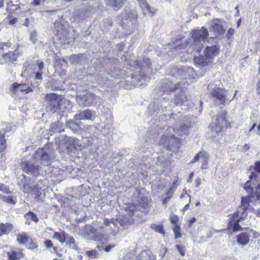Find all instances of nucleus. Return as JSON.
I'll return each mask as SVG.
<instances>
[{
  "mask_svg": "<svg viewBox=\"0 0 260 260\" xmlns=\"http://www.w3.org/2000/svg\"><path fill=\"white\" fill-rule=\"evenodd\" d=\"M35 77H36V79H39V80H41L42 79V72H41V71H38L36 73Z\"/></svg>",
  "mask_w": 260,
  "mask_h": 260,
  "instance_id": "61",
  "label": "nucleus"
},
{
  "mask_svg": "<svg viewBox=\"0 0 260 260\" xmlns=\"http://www.w3.org/2000/svg\"><path fill=\"white\" fill-rule=\"evenodd\" d=\"M84 237L88 240L102 242L104 235L97 232V230L91 225H87L85 227Z\"/></svg>",
  "mask_w": 260,
  "mask_h": 260,
  "instance_id": "7",
  "label": "nucleus"
},
{
  "mask_svg": "<svg viewBox=\"0 0 260 260\" xmlns=\"http://www.w3.org/2000/svg\"><path fill=\"white\" fill-rule=\"evenodd\" d=\"M0 191L7 194H9L12 192L9 188L4 184H0Z\"/></svg>",
  "mask_w": 260,
  "mask_h": 260,
  "instance_id": "44",
  "label": "nucleus"
},
{
  "mask_svg": "<svg viewBox=\"0 0 260 260\" xmlns=\"http://www.w3.org/2000/svg\"><path fill=\"white\" fill-rule=\"evenodd\" d=\"M136 64V66L138 67V68H140L141 69H143L145 68H150L151 64L150 59L149 58H143L142 61L137 60L136 62H134Z\"/></svg>",
  "mask_w": 260,
  "mask_h": 260,
  "instance_id": "27",
  "label": "nucleus"
},
{
  "mask_svg": "<svg viewBox=\"0 0 260 260\" xmlns=\"http://www.w3.org/2000/svg\"><path fill=\"white\" fill-rule=\"evenodd\" d=\"M254 195L256 197L257 200H260V184L256 187Z\"/></svg>",
  "mask_w": 260,
  "mask_h": 260,
  "instance_id": "53",
  "label": "nucleus"
},
{
  "mask_svg": "<svg viewBox=\"0 0 260 260\" xmlns=\"http://www.w3.org/2000/svg\"><path fill=\"white\" fill-rule=\"evenodd\" d=\"M84 58V55L79 54L78 55H72L70 57V61L74 64H82L83 61L82 59Z\"/></svg>",
  "mask_w": 260,
  "mask_h": 260,
  "instance_id": "30",
  "label": "nucleus"
},
{
  "mask_svg": "<svg viewBox=\"0 0 260 260\" xmlns=\"http://www.w3.org/2000/svg\"><path fill=\"white\" fill-rule=\"evenodd\" d=\"M29 39L32 43L35 44L36 43L38 40L37 32L36 30H34L33 31L31 32L30 34Z\"/></svg>",
  "mask_w": 260,
  "mask_h": 260,
  "instance_id": "43",
  "label": "nucleus"
},
{
  "mask_svg": "<svg viewBox=\"0 0 260 260\" xmlns=\"http://www.w3.org/2000/svg\"><path fill=\"white\" fill-rule=\"evenodd\" d=\"M127 2V0H106L108 6L115 10H119Z\"/></svg>",
  "mask_w": 260,
  "mask_h": 260,
  "instance_id": "15",
  "label": "nucleus"
},
{
  "mask_svg": "<svg viewBox=\"0 0 260 260\" xmlns=\"http://www.w3.org/2000/svg\"><path fill=\"white\" fill-rule=\"evenodd\" d=\"M96 116L95 112L89 109H87L77 113L74 119L76 120H93Z\"/></svg>",
  "mask_w": 260,
  "mask_h": 260,
  "instance_id": "8",
  "label": "nucleus"
},
{
  "mask_svg": "<svg viewBox=\"0 0 260 260\" xmlns=\"http://www.w3.org/2000/svg\"><path fill=\"white\" fill-rule=\"evenodd\" d=\"M176 247L177 249V250H178L179 252L180 253V254L182 256H184L185 253H184V250L183 247H182L181 246L179 245H176Z\"/></svg>",
  "mask_w": 260,
  "mask_h": 260,
  "instance_id": "56",
  "label": "nucleus"
},
{
  "mask_svg": "<svg viewBox=\"0 0 260 260\" xmlns=\"http://www.w3.org/2000/svg\"><path fill=\"white\" fill-rule=\"evenodd\" d=\"M150 228L151 229L154 230L156 232H157L161 234H165V232L163 229V226L161 224L157 225L153 224L151 225Z\"/></svg>",
  "mask_w": 260,
  "mask_h": 260,
  "instance_id": "40",
  "label": "nucleus"
},
{
  "mask_svg": "<svg viewBox=\"0 0 260 260\" xmlns=\"http://www.w3.org/2000/svg\"><path fill=\"white\" fill-rule=\"evenodd\" d=\"M6 133L5 129L0 131V152L4 151L7 147V142L5 137Z\"/></svg>",
  "mask_w": 260,
  "mask_h": 260,
  "instance_id": "25",
  "label": "nucleus"
},
{
  "mask_svg": "<svg viewBox=\"0 0 260 260\" xmlns=\"http://www.w3.org/2000/svg\"><path fill=\"white\" fill-rule=\"evenodd\" d=\"M254 169L257 173H260V161L255 162Z\"/></svg>",
  "mask_w": 260,
  "mask_h": 260,
  "instance_id": "58",
  "label": "nucleus"
},
{
  "mask_svg": "<svg viewBox=\"0 0 260 260\" xmlns=\"http://www.w3.org/2000/svg\"><path fill=\"white\" fill-rule=\"evenodd\" d=\"M237 238L238 244L243 246L247 245L249 241V236L247 233H242Z\"/></svg>",
  "mask_w": 260,
  "mask_h": 260,
  "instance_id": "22",
  "label": "nucleus"
},
{
  "mask_svg": "<svg viewBox=\"0 0 260 260\" xmlns=\"http://www.w3.org/2000/svg\"><path fill=\"white\" fill-rule=\"evenodd\" d=\"M175 234V239H178L181 237L180 233V226L179 225H175L173 229Z\"/></svg>",
  "mask_w": 260,
  "mask_h": 260,
  "instance_id": "41",
  "label": "nucleus"
},
{
  "mask_svg": "<svg viewBox=\"0 0 260 260\" xmlns=\"http://www.w3.org/2000/svg\"><path fill=\"white\" fill-rule=\"evenodd\" d=\"M53 237V238L58 240L60 242L62 243L66 242V236L60 233L55 232Z\"/></svg>",
  "mask_w": 260,
  "mask_h": 260,
  "instance_id": "39",
  "label": "nucleus"
},
{
  "mask_svg": "<svg viewBox=\"0 0 260 260\" xmlns=\"http://www.w3.org/2000/svg\"><path fill=\"white\" fill-rule=\"evenodd\" d=\"M23 191L25 193H30L32 190V187L28 184H25L23 186Z\"/></svg>",
  "mask_w": 260,
  "mask_h": 260,
  "instance_id": "49",
  "label": "nucleus"
},
{
  "mask_svg": "<svg viewBox=\"0 0 260 260\" xmlns=\"http://www.w3.org/2000/svg\"><path fill=\"white\" fill-rule=\"evenodd\" d=\"M47 98L50 100L49 105L47 108L52 113L58 111L63 112L64 107L63 105L65 104L66 101L65 100H61L55 94H47Z\"/></svg>",
  "mask_w": 260,
  "mask_h": 260,
  "instance_id": "5",
  "label": "nucleus"
},
{
  "mask_svg": "<svg viewBox=\"0 0 260 260\" xmlns=\"http://www.w3.org/2000/svg\"><path fill=\"white\" fill-rule=\"evenodd\" d=\"M256 90L257 92L260 94V79L257 84Z\"/></svg>",
  "mask_w": 260,
  "mask_h": 260,
  "instance_id": "64",
  "label": "nucleus"
},
{
  "mask_svg": "<svg viewBox=\"0 0 260 260\" xmlns=\"http://www.w3.org/2000/svg\"><path fill=\"white\" fill-rule=\"evenodd\" d=\"M17 54L13 52H10L4 54L3 57L6 61L10 62H14L16 60L17 58Z\"/></svg>",
  "mask_w": 260,
  "mask_h": 260,
  "instance_id": "31",
  "label": "nucleus"
},
{
  "mask_svg": "<svg viewBox=\"0 0 260 260\" xmlns=\"http://www.w3.org/2000/svg\"><path fill=\"white\" fill-rule=\"evenodd\" d=\"M148 205V201L147 197L140 196L137 203H135V209L140 210L141 208H146Z\"/></svg>",
  "mask_w": 260,
  "mask_h": 260,
  "instance_id": "16",
  "label": "nucleus"
},
{
  "mask_svg": "<svg viewBox=\"0 0 260 260\" xmlns=\"http://www.w3.org/2000/svg\"><path fill=\"white\" fill-rule=\"evenodd\" d=\"M129 14L132 15V17H131L129 20H127L126 22H125L124 20L122 21V25L123 27L125 24L129 25V23H131V24L132 25L135 22V15L133 13H129Z\"/></svg>",
  "mask_w": 260,
  "mask_h": 260,
  "instance_id": "42",
  "label": "nucleus"
},
{
  "mask_svg": "<svg viewBox=\"0 0 260 260\" xmlns=\"http://www.w3.org/2000/svg\"><path fill=\"white\" fill-rule=\"evenodd\" d=\"M44 244L47 248H51L53 246L52 242L50 240L45 241L44 242Z\"/></svg>",
  "mask_w": 260,
  "mask_h": 260,
  "instance_id": "55",
  "label": "nucleus"
},
{
  "mask_svg": "<svg viewBox=\"0 0 260 260\" xmlns=\"http://www.w3.org/2000/svg\"><path fill=\"white\" fill-rule=\"evenodd\" d=\"M42 190L41 188L38 187L36 186L32 187V190L31 192L32 194L35 195V198L40 199L42 195Z\"/></svg>",
  "mask_w": 260,
  "mask_h": 260,
  "instance_id": "34",
  "label": "nucleus"
},
{
  "mask_svg": "<svg viewBox=\"0 0 260 260\" xmlns=\"http://www.w3.org/2000/svg\"><path fill=\"white\" fill-rule=\"evenodd\" d=\"M240 221V218H238L236 220L233 227V231L234 232H238L241 230V227L240 226L239 223Z\"/></svg>",
  "mask_w": 260,
  "mask_h": 260,
  "instance_id": "48",
  "label": "nucleus"
},
{
  "mask_svg": "<svg viewBox=\"0 0 260 260\" xmlns=\"http://www.w3.org/2000/svg\"><path fill=\"white\" fill-rule=\"evenodd\" d=\"M194 63L198 64L199 67H205L211 61V59L205 54L203 55H195L194 58Z\"/></svg>",
  "mask_w": 260,
  "mask_h": 260,
  "instance_id": "14",
  "label": "nucleus"
},
{
  "mask_svg": "<svg viewBox=\"0 0 260 260\" xmlns=\"http://www.w3.org/2000/svg\"><path fill=\"white\" fill-rule=\"evenodd\" d=\"M114 247V245H109L104 248V250L106 252L110 251L111 249Z\"/></svg>",
  "mask_w": 260,
  "mask_h": 260,
  "instance_id": "63",
  "label": "nucleus"
},
{
  "mask_svg": "<svg viewBox=\"0 0 260 260\" xmlns=\"http://www.w3.org/2000/svg\"><path fill=\"white\" fill-rule=\"evenodd\" d=\"M241 206L245 208L246 210H248V211L255 213L257 215L260 213V210H255L253 208L249 206L248 199L247 198H242Z\"/></svg>",
  "mask_w": 260,
  "mask_h": 260,
  "instance_id": "26",
  "label": "nucleus"
},
{
  "mask_svg": "<svg viewBox=\"0 0 260 260\" xmlns=\"http://www.w3.org/2000/svg\"><path fill=\"white\" fill-rule=\"evenodd\" d=\"M174 103L176 105H183L187 106L189 108L192 107V102L187 100L186 95L182 92L181 94L176 95L174 99Z\"/></svg>",
  "mask_w": 260,
  "mask_h": 260,
  "instance_id": "11",
  "label": "nucleus"
},
{
  "mask_svg": "<svg viewBox=\"0 0 260 260\" xmlns=\"http://www.w3.org/2000/svg\"><path fill=\"white\" fill-rule=\"evenodd\" d=\"M235 30L234 29L230 28L228 30V32L226 34V37L228 39H230L231 37L234 34Z\"/></svg>",
  "mask_w": 260,
  "mask_h": 260,
  "instance_id": "54",
  "label": "nucleus"
},
{
  "mask_svg": "<svg viewBox=\"0 0 260 260\" xmlns=\"http://www.w3.org/2000/svg\"><path fill=\"white\" fill-rule=\"evenodd\" d=\"M247 211H248V210H246L245 208L240 206L236 213H234V217L235 218L237 216V217H239V218L241 219L243 217L244 212Z\"/></svg>",
  "mask_w": 260,
  "mask_h": 260,
  "instance_id": "38",
  "label": "nucleus"
},
{
  "mask_svg": "<svg viewBox=\"0 0 260 260\" xmlns=\"http://www.w3.org/2000/svg\"><path fill=\"white\" fill-rule=\"evenodd\" d=\"M244 189L246 190V191L249 194H251L253 192V188L249 186L248 181H247L245 186H244Z\"/></svg>",
  "mask_w": 260,
  "mask_h": 260,
  "instance_id": "52",
  "label": "nucleus"
},
{
  "mask_svg": "<svg viewBox=\"0 0 260 260\" xmlns=\"http://www.w3.org/2000/svg\"><path fill=\"white\" fill-rule=\"evenodd\" d=\"M40 0H33L31 2V4L34 6H37L40 5Z\"/></svg>",
  "mask_w": 260,
  "mask_h": 260,
  "instance_id": "62",
  "label": "nucleus"
},
{
  "mask_svg": "<svg viewBox=\"0 0 260 260\" xmlns=\"http://www.w3.org/2000/svg\"><path fill=\"white\" fill-rule=\"evenodd\" d=\"M225 115L221 114L218 115L214 123L210 124L209 128L210 129V137L213 138L214 142H218L222 136L221 132L222 128L226 125Z\"/></svg>",
  "mask_w": 260,
  "mask_h": 260,
  "instance_id": "4",
  "label": "nucleus"
},
{
  "mask_svg": "<svg viewBox=\"0 0 260 260\" xmlns=\"http://www.w3.org/2000/svg\"><path fill=\"white\" fill-rule=\"evenodd\" d=\"M116 221L124 228H127L128 225L133 223V220L129 216H119L116 219Z\"/></svg>",
  "mask_w": 260,
  "mask_h": 260,
  "instance_id": "19",
  "label": "nucleus"
},
{
  "mask_svg": "<svg viewBox=\"0 0 260 260\" xmlns=\"http://www.w3.org/2000/svg\"><path fill=\"white\" fill-rule=\"evenodd\" d=\"M37 65L38 66L39 71H42L44 68V63L42 61H38L37 63Z\"/></svg>",
  "mask_w": 260,
  "mask_h": 260,
  "instance_id": "60",
  "label": "nucleus"
},
{
  "mask_svg": "<svg viewBox=\"0 0 260 260\" xmlns=\"http://www.w3.org/2000/svg\"><path fill=\"white\" fill-rule=\"evenodd\" d=\"M177 76L180 79H186L191 78L194 76V70L191 67H183L177 71Z\"/></svg>",
  "mask_w": 260,
  "mask_h": 260,
  "instance_id": "9",
  "label": "nucleus"
},
{
  "mask_svg": "<svg viewBox=\"0 0 260 260\" xmlns=\"http://www.w3.org/2000/svg\"><path fill=\"white\" fill-rule=\"evenodd\" d=\"M170 219L172 223L175 224V225H178L177 223L179 221V217L177 215L172 214L170 215Z\"/></svg>",
  "mask_w": 260,
  "mask_h": 260,
  "instance_id": "45",
  "label": "nucleus"
},
{
  "mask_svg": "<svg viewBox=\"0 0 260 260\" xmlns=\"http://www.w3.org/2000/svg\"><path fill=\"white\" fill-rule=\"evenodd\" d=\"M208 154L205 151H201L198 153L192 160L190 162V164H194L199 160L201 159V162L202 163L201 166V169H206L208 165Z\"/></svg>",
  "mask_w": 260,
  "mask_h": 260,
  "instance_id": "10",
  "label": "nucleus"
},
{
  "mask_svg": "<svg viewBox=\"0 0 260 260\" xmlns=\"http://www.w3.org/2000/svg\"><path fill=\"white\" fill-rule=\"evenodd\" d=\"M180 143L179 138H177L174 135L170 136V138L169 139V143L168 144H164V145L167 147V149H171L172 147L178 148Z\"/></svg>",
  "mask_w": 260,
  "mask_h": 260,
  "instance_id": "17",
  "label": "nucleus"
},
{
  "mask_svg": "<svg viewBox=\"0 0 260 260\" xmlns=\"http://www.w3.org/2000/svg\"><path fill=\"white\" fill-rule=\"evenodd\" d=\"M8 255L10 260H19L23 257V253L20 251L13 250L8 252Z\"/></svg>",
  "mask_w": 260,
  "mask_h": 260,
  "instance_id": "28",
  "label": "nucleus"
},
{
  "mask_svg": "<svg viewBox=\"0 0 260 260\" xmlns=\"http://www.w3.org/2000/svg\"><path fill=\"white\" fill-rule=\"evenodd\" d=\"M16 241L20 245L26 244L29 241L30 238L27 234L22 232L16 235Z\"/></svg>",
  "mask_w": 260,
  "mask_h": 260,
  "instance_id": "21",
  "label": "nucleus"
},
{
  "mask_svg": "<svg viewBox=\"0 0 260 260\" xmlns=\"http://www.w3.org/2000/svg\"><path fill=\"white\" fill-rule=\"evenodd\" d=\"M140 7L145 14L154 13L151 10V7L148 4L146 0H137Z\"/></svg>",
  "mask_w": 260,
  "mask_h": 260,
  "instance_id": "20",
  "label": "nucleus"
},
{
  "mask_svg": "<svg viewBox=\"0 0 260 260\" xmlns=\"http://www.w3.org/2000/svg\"><path fill=\"white\" fill-rule=\"evenodd\" d=\"M11 91L14 93L18 91H25L26 93H29L32 90L31 87L27 86L24 84H18V83H14L11 87Z\"/></svg>",
  "mask_w": 260,
  "mask_h": 260,
  "instance_id": "12",
  "label": "nucleus"
},
{
  "mask_svg": "<svg viewBox=\"0 0 260 260\" xmlns=\"http://www.w3.org/2000/svg\"><path fill=\"white\" fill-rule=\"evenodd\" d=\"M66 126L67 127L71 129L73 131H77L79 125L78 123H76L73 120H69L66 123Z\"/></svg>",
  "mask_w": 260,
  "mask_h": 260,
  "instance_id": "36",
  "label": "nucleus"
},
{
  "mask_svg": "<svg viewBox=\"0 0 260 260\" xmlns=\"http://www.w3.org/2000/svg\"><path fill=\"white\" fill-rule=\"evenodd\" d=\"M100 98L92 93H87L83 95H79L77 98V102L81 106H90L94 105Z\"/></svg>",
  "mask_w": 260,
  "mask_h": 260,
  "instance_id": "6",
  "label": "nucleus"
},
{
  "mask_svg": "<svg viewBox=\"0 0 260 260\" xmlns=\"http://www.w3.org/2000/svg\"><path fill=\"white\" fill-rule=\"evenodd\" d=\"M68 246L70 248L73 249L74 250L78 249L77 245L75 244V240L73 242H71V243L69 244Z\"/></svg>",
  "mask_w": 260,
  "mask_h": 260,
  "instance_id": "59",
  "label": "nucleus"
},
{
  "mask_svg": "<svg viewBox=\"0 0 260 260\" xmlns=\"http://www.w3.org/2000/svg\"><path fill=\"white\" fill-rule=\"evenodd\" d=\"M211 28L219 35L223 34L224 30L221 23L218 20H214L212 22Z\"/></svg>",
  "mask_w": 260,
  "mask_h": 260,
  "instance_id": "23",
  "label": "nucleus"
},
{
  "mask_svg": "<svg viewBox=\"0 0 260 260\" xmlns=\"http://www.w3.org/2000/svg\"><path fill=\"white\" fill-rule=\"evenodd\" d=\"M40 159L42 165L49 166L50 164V157L49 154L45 152L44 149H39L33 155L31 161H27L23 159L21 163L22 170L27 173L34 176L40 175L41 167L38 165H35V160Z\"/></svg>",
  "mask_w": 260,
  "mask_h": 260,
  "instance_id": "2",
  "label": "nucleus"
},
{
  "mask_svg": "<svg viewBox=\"0 0 260 260\" xmlns=\"http://www.w3.org/2000/svg\"><path fill=\"white\" fill-rule=\"evenodd\" d=\"M13 225L9 223L0 224V236L8 235L12 230Z\"/></svg>",
  "mask_w": 260,
  "mask_h": 260,
  "instance_id": "24",
  "label": "nucleus"
},
{
  "mask_svg": "<svg viewBox=\"0 0 260 260\" xmlns=\"http://www.w3.org/2000/svg\"><path fill=\"white\" fill-rule=\"evenodd\" d=\"M26 216L29 219H31L35 222H37L38 221V218L37 215L31 212H29L26 214Z\"/></svg>",
  "mask_w": 260,
  "mask_h": 260,
  "instance_id": "46",
  "label": "nucleus"
},
{
  "mask_svg": "<svg viewBox=\"0 0 260 260\" xmlns=\"http://www.w3.org/2000/svg\"><path fill=\"white\" fill-rule=\"evenodd\" d=\"M190 34L191 35L190 45L192 50L200 52L203 47V43L208 36V30L203 27L200 29L192 30Z\"/></svg>",
  "mask_w": 260,
  "mask_h": 260,
  "instance_id": "3",
  "label": "nucleus"
},
{
  "mask_svg": "<svg viewBox=\"0 0 260 260\" xmlns=\"http://www.w3.org/2000/svg\"><path fill=\"white\" fill-rule=\"evenodd\" d=\"M66 242L68 245H69V244L71 243V242H73V241H75V239H74V238L73 237L67 235V236H66Z\"/></svg>",
  "mask_w": 260,
  "mask_h": 260,
  "instance_id": "57",
  "label": "nucleus"
},
{
  "mask_svg": "<svg viewBox=\"0 0 260 260\" xmlns=\"http://www.w3.org/2000/svg\"><path fill=\"white\" fill-rule=\"evenodd\" d=\"M178 88H182L181 82L177 84ZM177 88L176 84H173L172 82L166 81L162 84L161 90L165 93H169L170 91H173Z\"/></svg>",
  "mask_w": 260,
  "mask_h": 260,
  "instance_id": "13",
  "label": "nucleus"
},
{
  "mask_svg": "<svg viewBox=\"0 0 260 260\" xmlns=\"http://www.w3.org/2000/svg\"><path fill=\"white\" fill-rule=\"evenodd\" d=\"M157 163L164 168H168L171 165V161L167 160L164 156H159L157 158Z\"/></svg>",
  "mask_w": 260,
  "mask_h": 260,
  "instance_id": "32",
  "label": "nucleus"
},
{
  "mask_svg": "<svg viewBox=\"0 0 260 260\" xmlns=\"http://www.w3.org/2000/svg\"><path fill=\"white\" fill-rule=\"evenodd\" d=\"M38 247L37 243L34 242L30 238L29 241L28 242V248L31 249H34Z\"/></svg>",
  "mask_w": 260,
  "mask_h": 260,
  "instance_id": "50",
  "label": "nucleus"
},
{
  "mask_svg": "<svg viewBox=\"0 0 260 260\" xmlns=\"http://www.w3.org/2000/svg\"><path fill=\"white\" fill-rule=\"evenodd\" d=\"M190 128V126L184 125L182 126L180 129H178L176 132L179 135L183 136L184 135H187L189 134V129Z\"/></svg>",
  "mask_w": 260,
  "mask_h": 260,
  "instance_id": "37",
  "label": "nucleus"
},
{
  "mask_svg": "<svg viewBox=\"0 0 260 260\" xmlns=\"http://www.w3.org/2000/svg\"><path fill=\"white\" fill-rule=\"evenodd\" d=\"M149 252L146 250L142 251L137 256V260H150Z\"/></svg>",
  "mask_w": 260,
  "mask_h": 260,
  "instance_id": "35",
  "label": "nucleus"
},
{
  "mask_svg": "<svg viewBox=\"0 0 260 260\" xmlns=\"http://www.w3.org/2000/svg\"><path fill=\"white\" fill-rule=\"evenodd\" d=\"M98 254V251L96 250H89L86 252V254L88 256L95 258V256Z\"/></svg>",
  "mask_w": 260,
  "mask_h": 260,
  "instance_id": "51",
  "label": "nucleus"
},
{
  "mask_svg": "<svg viewBox=\"0 0 260 260\" xmlns=\"http://www.w3.org/2000/svg\"><path fill=\"white\" fill-rule=\"evenodd\" d=\"M104 224L106 226H112V225L114 228L116 226V223L115 221L112 219H106L104 221ZM112 228V226H111Z\"/></svg>",
  "mask_w": 260,
  "mask_h": 260,
  "instance_id": "47",
  "label": "nucleus"
},
{
  "mask_svg": "<svg viewBox=\"0 0 260 260\" xmlns=\"http://www.w3.org/2000/svg\"><path fill=\"white\" fill-rule=\"evenodd\" d=\"M50 129L54 133H61L64 130L62 123L58 121L52 123L50 125Z\"/></svg>",
  "mask_w": 260,
  "mask_h": 260,
  "instance_id": "29",
  "label": "nucleus"
},
{
  "mask_svg": "<svg viewBox=\"0 0 260 260\" xmlns=\"http://www.w3.org/2000/svg\"><path fill=\"white\" fill-rule=\"evenodd\" d=\"M208 91L215 103L217 105L224 106L233 100L237 90L235 91L233 96L232 91L227 90L222 88L219 80L211 82L208 85Z\"/></svg>",
  "mask_w": 260,
  "mask_h": 260,
  "instance_id": "1",
  "label": "nucleus"
},
{
  "mask_svg": "<svg viewBox=\"0 0 260 260\" xmlns=\"http://www.w3.org/2000/svg\"><path fill=\"white\" fill-rule=\"evenodd\" d=\"M218 50V47L216 44L211 46H207L204 51V53L211 59L213 56L217 54Z\"/></svg>",
  "mask_w": 260,
  "mask_h": 260,
  "instance_id": "18",
  "label": "nucleus"
},
{
  "mask_svg": "<svg viewBox=\"0 0 260 260\" xmlns=\"http://www.w3.org/2000/svg\"><path fill=\"white\" fill-rule=\"evenodd\" d=\"M0 199H1L3 201L5 202L12 205H15L17 202L16 198L10 196H0Z\"/></svg>",
  "mask_w": 260,
  "mask_h": 260,
  "instance_id": "33",
  "label": "nucleus"
}]
</instances>
